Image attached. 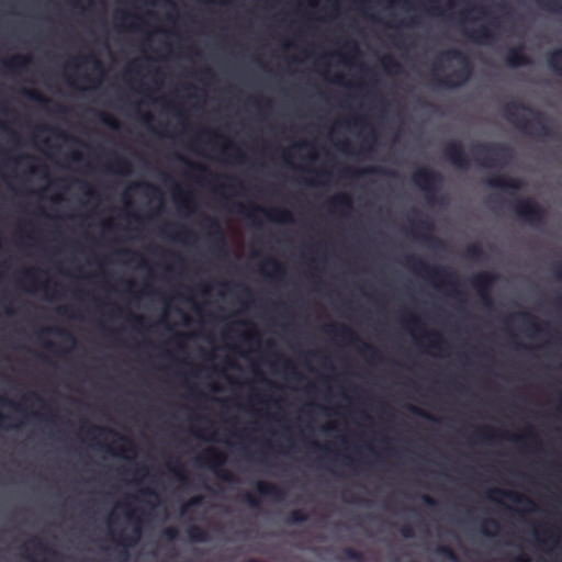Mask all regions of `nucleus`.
I'll list each match as a JSON object with an SVG mask.
<instances>
[{
    "label": "nucleus",
    "instance_id": "18",
    "mask_svg": "<svg viewBox=\"0 0 562 562\" xmlns=\"http://www.w3.org/2000/svg\"><path fill=\"white\" fill-rule=\"evenodd\" d=\"M494 144H484L481 146V151L483 156L479 159V166L484 169H491L496 166V159L492 155H490V151L494 149Z\"/></svg>",
    "mask_w": 562,
    "mask_h": 562
},
{
    "label": "nucleus",
    "instance_id": "1",
    "mask_svg": "<svg viewBox=\"0 0 562 562\" xmlns=\"http://www.w3.org/2000/svg\"><path fill=\"white\" fill-rule=\"evenodd\" d=\"M0 406H5L14 412L22 414L23 417L21 419H15L10 414H5L0 411V428L4 430H12L18 431L24 427L26 424L27 417H32L34 419H37L42 422L45 427L49 428L50 430L55 429L57 426V416L53 414L52 412L47 414H43L40 411H31L26 412V409L19 403L5 397L4 395L0 394Z\"/></svg>",
    "mask_w": 562,
    "mask_h": 562
},
{
    "label": "nucleus",
    "instance_id": "29",
    "mask_svg": "<svg viewBox=\"0 0 562 562\" xmlns=\"http://www.w3.org/2000/svg\"><path fill=\"white\" fill-rule=\"evenodd\" d=\"M491 186L505 190H517L518 184L513 179L497 178L491 181Z\"/></svg>",
    "mask_w": 562,
    "mask_h": 562
},
{
    "label": "nucleus",
    "instance_id": "23",
    "mask_svg": "<svg viewBox=\"0 0 562 562\" xmlns=\"http://www.w3.org/2000/svg\"><path fill=\"white\" fill-rule=\"evenodd\" d=\"M474 432L479 438L488 441H492L497 435V430L488 424H483L476 427Z\"/></svg>",
    "mask_w": 562,
    "mask_h": 562
},
{
    "label": "nucleus",
    "instance_id": "7",
    "mask_svg": "<svg viewBox=\"0 0 562 562\" xmlns=\"http://www.w3.org/2000/svg\"><path fill=\"white\" fill-rule=\"evenodd\" d=\"M255 488L259 496L268 498L272 502H282L286 498L288 495L285 488L268 481H257Z\"/></svg>",
    "mask_w": 562,
    "mask_h": 562
},
{
    "label": "nucleus",
    "instance_id": "49",
    "mask_svg": "<svg viewBox=\"0 0 562 562\" xmlns=\"http://www.w3.org/2000/svg\"><path fill=\"white\" fill-rule=\"evenodd\" d=\"M78 58L87 64H92L95 69H101V63L92 55H81Z\"/></svg>",
    "mask_w": 562,
    "mask_h": 562
},
{
    "label": "nucleus",
    "instance_id": "51",
    "mask_svg": "<svg viewBox=\"0 0 562 562\" xmlns=\"http://www.w3.org/2000/svg\"><path fill=\"white\" fill-rule=\"evenodd\" d=\"M400 532L403 538L411 539L414 537V529L411 525L406 524L400 528Z\"/></svg>",
    "mask_w": 562,
    "mask_h": 562
},
{
    "label": "nucleus",
    "instance_id": "28",
    "mask_svg": "<svg viewBox=\"0 0 562 562\" xmlns=\"http://www.w3.org/2000/svg\"><path fill=\"white\" fill-rule=\"evenodd\" d=\"M358 425L366 428H371L374 425V417L373 415L367 411V409H360L358 412Z\"/></svg>",
    "mask_w": 562,
    "mask_h": 562
},
{
    "label": "nucleus",
    "instance_id": "4",
    "mask_svg": "<svg viewBox=\"0 0 562 562\" xmlns=\"http://www.w3.org/2000/svg\"><path fill=\"white\" fill-rule=\"evenodd\" d=\"M443 151L448 161L456 168L467 170L470 167V158L461 143L449 142Z\"/></svg>",
    "mask_w": 562,
    "mask_h": 562
},
{
    "label": "nucleus",
    "instance_id": "17",
    "mask_svg": "<svg viewBox=\"0 0 562 562\" xmlns=\"http://www.w3.org/2000/svg\"><path fill=\"white\" fill-rule=\"evenodd\" d=\"M348 128H359L361 131H368L369 137L372 140L370 148L376 143V132L372 128L369 122L363 117H355L346 122Z\"/></svg>",
    "mask_w": 562,
    "mask_h": 562
},
{
    "label": "nucleus",
    "instance_id": "12",
    "mask_svg": "<svg viewBox=\"0 0 562 562\" xmlns=\"http://www.w3.org/2000/svg\"><path fill=\"white\" fill-rule=\"evenodd\" d=\"M505 63L510 68H518L529 65L530 60L520 46H513L506 54Z\"/></svg>",
    "mask_w": 562,
    "mask_h": 562
},
{
    "label": "nucleus",
    "instance_id": "40",
    "mask_svg": "<svg viewBox=\"0 0 562 562\" xmlns=\"http://www.w3.org/2000/svg\"><path fill=\"white\" fill-rule=\"evenodd\" d=\"M427 12L435 15V16H442L443 10L441 5L438 3V0H435L434 2L429 3L426 8Z\"/></svg>",
    "mask_w": 562,
    "mask_h": 562
},
{
    "label": "nucleus",
    "instance_id": "46",
    "mask_svg": "<svg viewBox=\"0 0 562 562\" xmlns=\"http://www.w3.org/2000/svg\"><path fill=\"white\" fill-rule=\"evenodd\" d=\"M179 536V531L175 527H168L164 530V537L169 541H175Z\"/></svg>",
    "mask_w": 562,
    "mask_h": 562
},
{
    "label": "nucleus",
    "instance_id": "53",
    "mask_svg": "<svg viewBox=\"0 0 562 562\" xmlns=\"http://www.w3.org/2000/svg\"><path fill=\"white\" fill-rule=\"evenodd\" d=\"M380 173V168L376 166H370L367 168H363L359 171V175H378Z\"/></svg>",
    "mask_w": 562,
    "mask_h": 562
},
{
    "label": "nucleus",
    "instance_id": "20",
    "mask_svg": "<svg viewBox=\"0 0 562 562\" xmlns=\"http://www.w3.org/2000/svg\"><path fill=\"white\" fill-rule=\"evenodd\" d=\"M187 535L189 539L194 542H206L209 539L207 531L198 525L189 526L187 528Z\"/></svg>",
    "mask_w": 562,
    "mask_h": 562
},
{
    "label": "nucleus",
    "instance_id": "60",
    "mask_svg": "<svg viewBox=\"0 0 562 562\" xmlns=\"http://www.w3.org/2000/svg\"><path fill=\"white\" fill-rule=\"evenodd\" d=\"M212 293V286L211 284H204L202 288H201V294L204 295V296H209L211 295Z\"/></svg>",
    "mask_w": 562,
    "mask_h": 562
},
{
    "label": "nucleus",
    "instance_id": "3",
    "mask_svg": "<svg viewBox=\"0 0 562 562\" xmlns=\"http://www.w3.org/2000/svg\"><path fill=\"white\" fill-rule=\"evenodd\" d=\"M413 182L430 200L434 198L440 175L428 167L418 168L413 173Z\"/></svg>",
    "mask_w": 562,
    "mask_h": 562
},
{
    "label": "nucleus",
    "instance_id": "14",
    "mask_svg": "<svg viewBox=\"0 0 562 562\" xmlns=\"http://www.w3.org/2000/svg\"><path fill=\"white\" fill-rule=\"evenodd\" d=\"M173 199L178 204L179 213L186 218L191 216L195 212V205L190 195H184L180 192L175 193Z\"/></svg>",
    "mask_w": 562,
    "mask_h": 562
},
{
    "label": "nucleus",
    "instance_id": "45",
    "mask_svg": "<svg viewBox=\"0 0 562 562\" xmlns=\"http://www.w3.org/2000/svg\"><path fill=\"white\" fill-rule=\"evenodd\" d=\"M243 498L251 508H257L260 505L258 497L251 493H245Z\"/></svg>",
    "mask_w": 562,
    "mask_h": 562
},
{
    "label": "nucleus",
    "instance_id": "34",
    "mask_svg": "<svg viewBox=\"0 0 562 562\" xmlns=\"http://www.w3.org/2000/svg\"><path fill=\"white\" fill-rule=\"evenodd\" d=\"M101 122L109 128L113 130V131H120L121 128V124L120 122L113 117L112 115L110 114H105L103 113L102 116H101Z\"/></svg>",
    "mask_w": 562,
    "mask_h": 562
},
{
    "label": "nucleus",
    "instance_id": "38",
    "mask_svg": "<svg viewBox=\"0 0 562 562\" xmlns=\"http://www.w3.org/2000/svg\"><path fill=\"white\" fill-rule=\"evenodd\" d=\"M401 26H406L408 29H414L420 24V18L418 15H412L408 19H403L398 22Z\"/></svg>",
    "mask_w": 562,
    "mask_h": 562
},
{
    "label": "nucleus",
    "instance_id": "56",
    "mask_svg": "<svg viewBox=\"0 0 562 562\" xmlns=\"http://www.w3.org/2000/svg\"><path fill=\"white\" fill-rule=\"evenodd\" d=\"M218 285H220V288H221L220 296H221V297H225V293H226V290H227V288H228V282H227V281H225V280H221V281L218 282Z\"/></svg>",
    "mask_w": 562,
    "mask_h": 562
},
{
    "label": "nucleus",
    "instance_id": "16",
    "mask_svg": "<svg viewBox=\"0 0 562 562\" xmlns=\"http://www.w3.org/2000/svg\"><path fill=\"white\" fill-rule=\"evenodd\" d=\"M116 162L117 167L106 165V172L122 177H128L133 173L134 168L131 160L119 157Z\"/></svg>",
    "mask_w": 562,
    "mask_h": 562
},
{
    "label": "nucleus",
    "instance_id": "59",
    "mask_svg": "<svg viewBox=\"0 0 562 562\" xmlns=\"http://www.w3.org/2000/svg\"><path fill=\"white\" fill-rule=\"evenodd\" d=\"M142 494L158 498V493L154 488H150V487L144 488L142 491Z\"/></svg>",
    "mask_w": 562,
    "mask_h": 562
},
{
    "label": "nucleus",
    "instance_id": "39",
    "mask_svg": "<svg viewBox=\"0 0 562 562\" xmlns=\"http://www.w3.org/2000/svg\"><path fill=\"white\" fill-rule=\"evenodd\" d=\"M142 416L146 418L160 419L162 417V413L155 407L147 406L145 409L142 411Z\"/></svg>",
    "mask_w": 562,
    "mask_h": 562
},
{
    "label": "nucleus",
    "instance_id": "37",
    "mask_svg": "<svg viewBox=\"0 0 562 562\" xmlns=\"http://www.w3.org/2000/svg\"><path fill=\"white\" fill-rule=\"evenodd\" d=\"M382 66L386 71L391 69L398 70L401 68L400 64L390 55L383 56Z\"/></svg>",
    "mask_w": 562,
    "mask_h": 562
},
{
    "label": "nucleus",
    "instance_id": "52",
    "mask_svg": "<svg viewBox=\"0 0 562 562\" xmlns=\"http://www.w3.org/2000/svg\"><path fill=\"white\" fill-rule=\"evenodd\" d=\"M25 94L27 95L29 99H31L33 101H36V102L45 101L44 98L42 97V94H40L38 92H36L34 90H26Z\"/></svg>",
    "mask_w": 562,
    "mask_h": 562
},
{
    "label": "nucleus",
    "instance_id": "61",
    "mask_svg": "<svg viewBox=\"0 0 562 562\" xmlns=\"http://www.w3.org/2000/svg\"><path fill=\"white\" fill-rule=\"evenodd\" d=\"M512 562H530V561L526 555L518 554L512 559Z\"/></svg>",
    "mask_w": 562,
    "mask_h": 562
},
{
    "label": "nucleus",
    "instance_id": "9",
    "mask_svg": "<svg viewBox=\"0 0 562 562\" xmlns=\"http://www.w3.org/2000/svg\"><path fill=\"white\" fill-rule=\"evenodd\" d=\"M495 496H503L513 503L525 505L526 512H535L536 505L532 502V499L526 495H522L520 493L514 492V491H505L502 488H492L487 493V497L491 499H495Z\"/></svg>",
    "mask_w": 562,
    "mask_h": 562
},
{
    "label": "nucleus",
    "instance_id": "47",
    "mask_svg": "<svg viewBox=\"0 0 562 562\" xmlns=\"http://www.w3.org/2000/svg\"><path fill=\"white\" fill-rule=\"evenodd\" d=\"M538 5L548 11H555L557 4L553 0H535Z\"/></svg>",
    "mask_w": 562,
    "mask_h": 562
},
{
    "label": "nucleus",
    "instance_id": "24",
    "mask_svg": "<svg viewBox=\"0 0 562 562\" xmlns=\"http://www.w3.org/2000/svg\"><path fill=\"white\" fill-rule=\"evenodd\" d=\"M342 559L351 562H367L366 555L363 552L358 551L353 548L347 547L342 549Z\"/></svg>",
    "mask_w": 562,
    "mask_h": 562
},
{
    "label": "nucleus",
    "instance_id": "21",
    "mask_svg": "<svg viewBox=\"0 0 562 562\" xmlns=\"http://www.w3.org/2000/svg\"><path fill=\"white\" fill-rule=\"evenodd\" d=\"M135 532H136V536L135 537H131V536H124V535H121L117 539V543L121 544L122 547L124 548H128V547H132L133 544L136 543L138 537H139V529L136 528L135 529ZM119 555L120 558H122L123 560H126L127 557H128V553L126 551V549H123L119 552Z\"/></svg>",
    "mask_w": 562,
    "mask_h": 562
},
{
    "label": "nucleus",
    "instance_id": "57",
    "mask_svg": "<svg viewBox=\"0 0 562 562\" xmlns=\"http://www.w3.org/2000/svg\"><path fill=\"white\" fill-rule=\"evenodd\" d=\"M422 499H423L424 504H426L428 506H435L437 504L436 499L429 495H423Z\"/></svg>",
    "mask_w": 562,
    "mask_h": 562
},
{
    "label": "nucleus",
    "instance_id": "63",
    "mask_svg": "<svg viewBox=\"0 0 562 562\" xmlns=\"http://www.w3.org/2000/svg\"><path fill=\"white\" fill-rule=\"evenodd\" d=\"M71 157H72V160H75V161H79V160H81L82 155H81V153H80V151H78V150H77V151H74V153H72Z\"/></svg>",
    "mask_w": 562,
    "mask_h": 562
},
{
    "label": "nucleus",
    "instance_id": "5",
    "mask_svg": "<svg viewBox=\"0 0 562 562\" xmlns=\"http://www.w3.org/2000/svg\"><path fill=\"white\" fill-rule=\"evenodd\" d=\"M527 109L520 101H512L506 106V116L518 130L526 131L529 124Z\"/></svg>",
    "mask_w": 562,
    "mask_h": 562
},
{
    "label": "nucleus",
    "instance_id": "36",
    "mask_svg": "<svg viewBox=\"0 0 562 562\" xmlns=\"http://www.w3.org/2000/svg\"><path fill=\"white\" fill-rule=\"evenodd\" d=\"M170 461H180L181 459H169ZM194 461H205V462H212V463H217V464H225L227 463L228 461H232L233 459H226V458H223V459H193ZM251 461H261V462H268L270 461L271 459H250Z\"/></svg>",
    "mask_w": 562,
    "mask_h": 562
},
{
    "label": "nucleus",
    "instance_id": "6",
    "mask_svg": "<svg viewBox=\"0 0 562 562\" xmlns=\"http://www.w3.org/2000/svg\"><path fill=\"white\" fill-rule=\"evenodd\" d=\"M412 269L418 276L424 277L434 289L442 290L443 283L437 281V276L440 272L438 267H432L426 261L418 259L414 261Z\"/></svg>",
    "mask_w": 562,
    "mask_h": 562
},
{
    "label": "nucleus",
    "instance_id": "48",
    "mask_svg": "<svg viewBox=\"0 0 562 562\" xmlns=\"http://www.w3.org/2000/svg\"><path fill=\"white\" fill-rule=\"evenodd\" d=\"M23 400L25 402L34 401L41 406H45V402L42 397H40L35 392H29L24 395Z\"/></svg>",
    "mask_w": 562,
    "mask_h": 562
},
{
    "label": "nucleus",
    "instance_id": "25",
    "mask_svg": "<svg viewBox=\"0 0 562 562\" xmlns=\"http://www.w3.org/2000/svg\"><path fill=\"white\" fill-rule=\"evenodd\" d=\"M308 519L307 514L303 509H293L285 518L288 525H300Z\"/></svg>",
    "mask_w": 562,
    "mask_h": 562
},
{
    "label": "nucleus",
    "instance_id": "19",
    "mask_svg": "<svg viewBox=\"0 0 562 562\" xmlns=\"http://www.w3.org/2000/svg\"><path fill=\"white\" fill-rule=\"evenodd\" d=\"M516 212L527 221H535L538 217V212L530 202H519L516 206Z\"/></svg>",
    "mask_w": 562,
    "mask_h": 562
},
{
    "label": "nucleus",
    "instance_id": "15",
    "mask_svg": "<svg viewBox=\"0 0 562 562\" xmlns=\"http://www.w3.org/2000/svg\"><path fill=\"white\" fill-rule=\"evenodd\" d=\"M546 65L553 74L562 77V48L548 52L546 55Z\"/></svg>",
    "mask_w": 562,
    "mask_h": 562
},
{
    "label": "nucleus",
    "instance_id": "30",
    "mask_svg": "<svg viewBox=\"0 0 562 562\" xmlns=\"http://www.w3.org/2000/svg\"><path fill=\"white\" fill-rule=\"evenodd\" d=\"M330 203L333 205L340 204V205L347 207L348 210H350L352 207V200H351L350 195L346 192H340V193L334 195L330 199Z\"/></svg>",
    "mask_w": 562,
    "mask_h": 562
},
{
    "label": "nucleus",
    "instance_id": "58",
    "mask_svg": "<svg viewBox=\"0 0 562 562\" xmlns=\"http://www.w3.org/2000/svg\"><path fill=\"white\" fill-rule=\"evenodd\" d=\"M245 160H246V154L240 148H237V150H236V161L238 164H241Z\"/></svg>",
    "mask_w": 562,
    "mask_h": 562
},
{
    "label": "nucleus",
    "instance_id": "27",
    "mask_svg": "<svg viewBox=\"0 0 562 562\" xmlns=\"http://www.w3.org/2000/svg\"><path fill=\"white\" fill-rule=\"evenodd\" d=\"M435 553L447 559L450 562H459L457 553L453 551V549L446 544H439L435 549Z\"/></svg>",
    "mask_w": 562,
    "mask_h": 562
},
{
    "label": "nucleus",
    "instance_id": "41",
    "mask_svg": "<svg viewBox=\"0 0 562 562\" xmlns=\"http://www.w3.org/2000/svg\"><path fill=\"white\" fill-rule=\"evenodd\" d=\"M77 181L81 184V187L83 189V195L87 200H90L95 196V190L93 189V187L90 183L79 180V179Z\"/></svg>",
    "mask_w": 562,
    "mask_h": 562
},
{
    "label": "nucleus",
    "instance_id": "33",
    "mask_svg": "<svg viewBox=\"0 0 562 562\" xmlns=\"http://www.w3.org/2000/svg\"><path fill=\"white\" fill-rule=\"evenodd\" d=\"M162 234L165 236H167L171 241H175V243L182 241V243H184V240L182 239V236L184 234L188 235V236H191L192 232L188 231V229H179L176 233H168L166 229H164Z\"/></svg>",
    "mask_w": 562,
    "mask_h": 562
},
{
    "label": "nucleus",
    "instance_id": "11",
    "mask_svg": "<svg viewBox=\"0 0 562 562\" xmlns=\"http://www.w3.org/2000/svg\"><path fill=\"white\" fill-rule=\"evenodd\" d=\"M494 278L486 271L475 274L472 279L473 285L476 288L477 293L482 302L486 306H491L492 300L488 294V286L493 282Z\"/></svg>",
    "mask_w": 562,
    "mask_h": 562
},
{
    "label": "nucleus",
    "instance_id": "43",
    "mask_svg": "<svg viewBox=\"0 0 562 562\" xmlns=\"http://www.w3.org/2000/svg\"><path fill=\"white\" fill-rule=\"evenodd\" d=\"M409 411H411L413 414H415V415H417V416H419V417H423V418H425V419H427V420H430V422H434V420H435V417H434L431 414L427 413L426 411H424V409H422V408H419V407H417V406L412 405V406L409 407Z\"/></svg>",
    "mask_w": 562,
    "mask_h": 562
},
{
    "label": "nucleus",
    "instance_id": "35",
    "mask_svg": "<svg viewBox=\"0 0 562 562\" xmlns=\"http://www.w3.org/2000/svg\"><path fill=\"white\" fill-rule=\"evenodd\" d=\"M202 501H203L202 496H199V495L191 497L186 504H183L181 506V509H180L181 515H186L189 512L190 507L201 505Z\"/></svg>",
    "mask_w": 562,
    "mask_h": 562
},
{
    "label": "nucleus",
    "instance_id": "2",
    "mask_svg": "<svg viewBox=\"0 0 562 562\" xmlns=\"http://www.w3.org/2000/svg\"><path fill=\"white\" fill-rule=\"evenodd\" d=\"M449 61H458L462 66L463 72L461 78L456 83H452L454 87L462 86L469 80L471 75V67L467 56H464V54L458 48L451 47L443 49L439 53L438 58L435 61V68L439 69L441 64Z\"/></svg>",
    "mask_w": 562,
    "mask_h": 562
},
{
    "label": "nucleus",
    "instance_id": "44",
    "mask_svg": "<svg viewBox=\"0 0 562 562\" xmlns=\"http://www.w3.org/2000/svg\"><path fill=\"white\" fill-rule=\"evenodd\" d=\"M487 526H493L495 529L498 528V524L496 520L494 519H487V520H484L481 525V528H480V531L485 535V536H492L493 533L490 532Z\"/></svg>",
    "mask_w": 562,
    "mask_h": 562
},
{
    "label": "nucleus",
    "instance_id": "10",
    "mask_svg": "<svg viewBox=\"0 0 562 562\" xmlns=\"http://www.w3.org/2000/svg\"><path fill=\"white\" fill-rule=\"evenodd\" d=\"M256 210L276 224L288 225L294 223V216L290 210L260 205H257Z\"/></svg>",
    "mask_w": 562,
    "mask_h": 562
},
{
    "label": "nucleus",
    "instance_id": "50",
    "mask_svg": "<svg viewBox=\"0 0 562 562\" xmlns=\"http://www.w3.org/2000/svg\"><path fill=\"white\" fill-rule=\"evenodd\" d=\"M131 187L133 189H135V190H140V189L151 190V189H155L154 186L150 182L142 181V180L133 182Z\"/></svg>",
    "mask_w": 562,
    "mask_h": 562
},
{
    "label": "nucleus",
    "instance_id": "54",
    "mask_svg": "<svg viewBox=\"0 0 562 562\" xmlns=\"http://www.w3.org/2000/svg\"><path fill=\"white\" fill-rule=\"evenodd\" d=\"M398 3L401 4V8L407 12L415 10V5L411 0H398Z\"/></svg>",
    "mask_w": 562,
    "mask_h": 562
},
{
    "label": "nucleus",
    "instance_id": "32",
    "mask_svg": "<svg viewBox=\"0 0 562 562\" xmlns=\"http://www.w3.org/2000/svg\"><path fill=\"white\" fill-rule=\"evenodd\" d=\"M31 64V57L30 56H23L20 54L14 55L8 63L7 66L9 67H27Z\"/></svg>",
    "mask_w": 562,
    "mask_h": 562
},
{
    "label": "nucleus",
    "instance_id": "62",
    "mask_svg": "<svg viewBox=\"0 0 562 562\" xmlns=\"http://www.w3.org/2000/svg\"><path fill=\"white\" fill-rule=\"evenodd\" d=\"M349 495V492L348 491H344L342 492V498L349 503H358V499L357 498H353V497H348Z\"/></svg>",
    "mask_w": 562,
    "mask_h": 562
},
{
    "label": "nucleus",
    "instance_id": "13",
    "mask_svg": "<svg viewBox=\"0 0 562 562\" xmlns=\"http://www.w3.org/2000/svg\"><path fill=\"white\" fill-rule=\"evenodd\" d=\"M80 422L81 430L85 431L86 437L95 442H99L100 437L104 436L109 431L106 426L93 424L87 418H81Z\"/></svg>",
    "mask_w": 562,
    "mask_h": 562
},
{
    "label": "nucleus",
    "instance_id": "42",
    "mask_svg": "<svg viewBox=\"0 0 562 562\" xmlns=\"http://www.w3.org/2000/svg\"><path fill=\"white\" fill-rule=\"evenodd\" d=\"M409 411H411L413 414H415V415H417V416H419V417H423V418H425V419H427V420H430V422H434V420H435V417H434L431 414L427 413L426 411H424V409H422V408H419V407H417V406L412 405V406L409 407Z\"/></svg>",
    "mask_w": 562,
    "mask_h": 562
},
{
    "label": "nucleus",
    "instance_id": "26",
    "mask_svg": "<svg viewBox=\"0 0 562 562\" xmlns=\"http://www.w3.org/2000/svg\"><path fill=\"white\" fill-rule=\"evenodd\" d=\"M266 261H267V263H269L272 267V269L274 271V273H270L262 268V273L266 277L272 278L274 274L284 276L286 273L285 266L283 263H281L280 261H278L277 259L269 257V258H267Z\"/></svg>",
    "mask_w": 562,
    "mask_h": 562
},
{
    "label": "nucleus",
    "instance_id": "31",
    "mask_svg": "<svg viewBox=\"0 0 562 562\" xmlns=\"http://www.w3.org/2000/svg\"><path fill=\"white\" fill-rule=\"evenodd\" d=\"M340 330L341 333V336L345 337V336H351L352 338H355V334L346 326L344 325H336V324H326L325 325V331L328 333V334H335L337 330Z\"/></svg>",
    "mask_w": 562,
    "mask_h": 562
},
{
    "label": "nucleus",
    "instance_id": "55",
    "mask_svg": "<svg viewBox=\"0 0 562 562\" xmlns=\"http://www.w3.org/2000/svg\"><path fill=\"white\" fill-rule=\"evenodd\" d=\"M431 335L437 338V341H431L430 347L436 350L440 349L441 348L440 334L438 331H432Z\"/></svg>",
    "mask_w": 562,
    "mask_h": 562
},
{
    "label": "nucleus",
    "instance_id": "22",
    "mask_svg": "<svg viewBox=\"0 0 562 562\" xmlns=\"http://www.w3.org/2000/svg\"><path fill=\"white\" fill-rule=\"evenodd\" d=\"M471 37L477 43H486L493 38V34L487 25L482 24L472 32Z\"/></svg>",
    "mask_w": 562,
    "mask_h": 562
},
{
    "label": "nucleus",
    "instance_id": "8",
    "mask_svg": "<svg viewBox=\"0 0 562 562\" xmlns=\"http://www.w3.org/2000/svg\"><path fill=\"white\" fill-rule=\"evenodd\" d=\"M204 224L206 227V236L213 240L214 248L218 250L222 255H225L226 237L223 233V229L218 221L213 217H209L204 221Z\"/></svg>",
    "mask_w": 562,
    "mask_h": 562
},
{
    "label": "nucleus",
    "instance_id": "64",
    "mask_svg": "<svg viewBox=\"0 0 562 562\" xmlns=\"http://www.w3.org/2000/svg\"><path fill=\"white\" fill-rule=\"evenodd\" d=\"M557 277L562 281V262L557 268Z\"/></svg>",
    "mask_w": 562,
    "mask_h": 562
}]
</instances>
